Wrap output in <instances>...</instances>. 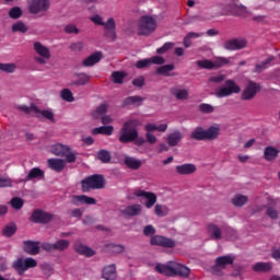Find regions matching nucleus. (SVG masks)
Returning a JSON list of instances; mask_svg holds the SVG:
<instances>
[{"label":"nucleus","instance_id":"393cba45","mask_svg":"<svg viewBox=\"0 0 280 280\" xmlns=\"http://www.w3.org/2000/svg\"><path fill=\"white\" fill-rule=\"evenodd\" d=\"M176 173L179 175H190V174H195L197 171V167L195 164L192 163H185L182 165H177L175 167Z\"/></svg>","mask_w":280,"mask_h":280},{"label":"nucleus","instance_id":"6e6552de","mask_svg":"<svg viewBox=\"0 0 280 280\" xmlns=\"http://www.w3.org/2000/svg\"><path fill=\"white\" fill-rule=\"evenodd\" d=\"M219 9L221 10L220 15H234V16H243L244 14L248 13V10L244 4H220Z\"/></svg>","mask_w":280,"mask_h":280},{"label":"nucleus","instance_id":"8fccbe9b","mask_svg":"<svg viewBox=\"0 0 280 280\" xmlns=\"http://www.w3.org/2000/svg\"><path fill=\"white\" fill-rule=\"evenodd\" d=\"M60 97H61V100H63L68 103L74 102L73 93L69 89H65L63 91H61Z\"/></svg>","mask_w":280,"mask_h":280},{"label":"nucleus","instance_id":"69168bd1","mask_svg":"<svg viewBox=\"0 0 280 280\" xmlns=\"http://www.w3.org/2000/svg\"><path fill=\"white\" fill-rule=\"evenodd\" d=\"M12 187V180L8 177H0V188Z\"/></svg>","mask_w":280,"mask_h":280},{"label":"nucleus","instance_id":"20e7f679","mask_svg":"<svg viewBox=\"0 0 280 280\" xmlns=\"http://www.w3.org/2000/svg\"><path fill=\"white\" fill-rule=\"evenodd\" d=\"M91 21L95 25H102L104 26V37L106 39H109L112 42L116 40L117 34H116V21L113 18H109L106 20V22L103 21L100 14H95L91 18Z\"/></svg>","mask_w":280,"mask_h":280},{"label":"nucleus","instance_id":"f704fd0d","mask_svg":"<svg viewBox=\"0 0 280 280\" xmlns=\"http://www.w3.org/2000/svg\"><path fill=\"white\" fill-rule=\"evenodd\" d=\"M144 97H141V96H129L127 98H124L122 101V105L124 106H128V105H137V106H140L142 105V103L144 102Z\"/></svg>","mask_w":280,"mask_h":280},{"label":"nucleus","instance_id":"58836bf2","mask_svg":"<svg viewBox=\"0 0 280 280\" xmlns=\"http://www.w3.org/2000/svg\"><path fill=\"white\" fill-rule=\"evenodd\" d=\"M174 69H176V67L173 63L164 65L162 67L156 68V73L160 75L170 77V73L174 71Z\"/></svg>","mask_w":280,"mask_h":280},{"label":"nucleus","instance_id":"c9c22d12","mask_svg":"<svg viewBox=\"0 0 280 280\" xmlns=\"http://www.w3.org/2000/svg\"><path fill=\"white\" fill-rule=\"evenodd\" d=\"M232 206L243 207L248 203V197L242 194H236L234 198L231 200Z\"/></svg>","mask_w":280,"mask_h":280},{"label":"nucleus","instance_id":"7ed1b4c3","mask_svg":"<svg viewBox=\"0 0 280 280\" xmlns=\"http://www.w3.org/2000/svg\"><path fill=\"white\" fill-rule=\"evenodd\" d=\"M220 136V127L219 125L210 126L207 130L203 127L195 128L190 138L195 141H215Z\"/></svg>","mask_w":280,"mask_h":280},{"label":"nucleus","instance_id":"bf43d9fd","mask_svg":"<svg viewBox=\"0 0 280 280\" xmlns=\"http://www.w3.org/2000/svg\"><path fill=\"white\" fill-rule=\"evenodd\" d=\"M150 65L162 66L165 63V59L162 56H153L149 58Z\"/></svg>","mask_w":280,"mask_h":280},{"label":"nucleus","instance_id":"2f4dec72","mask_svg":"<svg viewBox=\"0 0 280 280\" xmlns=\"http://www.w3.org/2000/svg\"><path fill=\"white\" fill-rule=\"evenodd\" d=\"M74 77L77 78L73 82V85L75 86H85L91 80V77L86 73H75Z\"/></svg>","mask_w":280,"mask_h":280},{"label":"nucleus","instance_id":"680f3d73","mask_svg":"<svg viewBox=\"0 0 280 280\" xmlns=\"http://www.w3.org/2000/svg\"><path fill=\"white\" fill-rule=\"evenodd\" d=\"M151 66L150 59H140L136 62V68L141 70Z\"/></svg>","mask_w":280,"mask_h":280},{"label":"nucleus","instance_id":"a19ab883","mask_svg":"<svg viewBox=\"0 0 280 280\" xmlns=\"http://www.w3.org/2000/svg\"><path fill=\"white\" fill-rule=\"evenodd\" d=\"M16 110H20L21 113H25L26 115L31 113H39V108L35 104H31V106L26 105H19L16 106Z\"/></svg>","mask_w":280,"mask_h":280},{"label":"nucleus","instance_id":"052dcab7","mask_svg":"<svg viewBox=\"0 0 280 280\" xmlns=\"http://www.w3.org/2000/svg\"><path fill=\"white\" fill-rule=\"evenodd\" d=\"M69 49L74 52H80L84 49V44L82 42L70 44Z\"/></svg>","mask_w":280,"mask_h":280},{"label":"nucleus","instance_id":"9d476101","mask_svg":"<svg viewBox=\"0 0 280 280\" xmlns=\"http://www.w3.org/2000/svg\"><path fill=\"white\" fill-rule=\"evenodd\" d=\"M33 49L35 54L39 56V57H34V61L37 62L38 65H46L47 60L51 59V51L44 44H40L39 42H35L33 44Z\"/></svg>","mask_w":280,"mask_h":280},{"label":"nucleus","instance_id":"6e6d98bb","mask_svg":"<svg viewBox=\"0 0 280 280\" xmlns=\"http://www.w3.org/2000/svg\"><path fill=\"white\" fill-rule=\"evenodd\" d=\"M199 112L202 114H212L214 113V107L210 104L202 103L199 105Z\"/></svg>","mask_w":280,"mask_h":280},{"label":"nucleus","instance_id":"4c0bfd02","mask_svg":"<svg viewBox=\"0 0 280 280\" xmlns=\"http://www.w3.org/2000/svg\"><path fill=\"white\" fill-rule=\"evenodd\" d=\"M114 130H115V128H113V126H102V127H97V128L93 129L92 135L110 136V135H113Z\"/></svg>","mask_w":280,"mask_h":280},{"label":"nucleus","instance_id":"13d9d810","mask_svg":"<svg viewBox=\"0 0 280 280\" xmlns=\"http://www.w3.org/2000/svg\"><path fill=\"white\" fill-rule=\"evenodd\" d=\"M24 205V201L20 197H14L11 200V206L15 210H21Z\"/></svg>","mask_w":280,"mask_h":280},{"label":"nucleus","instance_id":"c756f323","mask_svg":"<svg viewBox=\"0 0 280 280\" xmlns=\"http://www.w3.org/2000/svg\"><path fill=\"white\" fill-rule=\"evenodd\" d=\"M208 233L211 240L218 241L222 238V230L217 224H208Z\"/></svg>","mask_w":280,"mask_h":280},{"label":"nucleus","instance_id":"4be33fe9","mask_svg":"<svg viewBox=\"0 0 280 280\" xmlns=\"http://www.w3.org/2000/svg\"><path fill=\"white\" fill-rule=\"evenodd\" d=\"M104 280H117V269L115 264L107 265L102 270Z\"/></svg>","mask_w":280,"mask_h":280},{"label":"nucleus","instance_id":"f03ea898","mask_svg":"<svg viewBox=\"0 0 280 280\" xmlns=\"http://www.w3.org/2000/svg\"><path fill=\"white\" fill-rule=\"evenodd\" d=\"M141 126V122L138 119H131L122 124L121 129L119 130V142L132 143L138 138V130L137 128Z\"/></svg>","mask_w":280,"mask_h":280},{"label":"nucleus","instance_id":"423d86ee","mask_svg":"<svg viewBox=\"0 0 280 280\" xmlns=\"http://www.w3.org/2000/svg\"><path fill=\"white\" fill-rule=\"evenodd\" d=\"M50 153L58 158H65L66 162L72 164L78 159L77 153L72 152L69 145L57 143L50 147Z\"/></svg>","mask_w":280,"mask_h":280},{"label":"nucleus","instance_id":"09e8293b","mask_svg":"<svg viewBox=\"0 0 280 280\" xmlns=\"http://www.w3.org/2000/svg\"><path fill=\"white\" fill-rule=\"evenodd\" d=\"M16 65L15 63H1L0 62V71L4 73H14L16 71Z\"/></svg>","mask_w":280,"mask_h":280},{"label":"nucleus","instance_id":"dca6fc26","mask_svg":"<svg viewBox=\"0 0 280 280\" xmlns=\"http://www.w3.org/2000/svg\"><path fill=\"white\" fill-rule=\"evenodd\" d=\"M248 45V42H246L245 38H231L223 43V49L225 50H240L244 49Z\"/></svg>","mask_w":280,"mask_h":280},{"label":"nucleus","instance_id":"39448f33","mask_svg":"<svg viewBox=\"0 0 280 280\" xmlns=\"http://www.w3.org/2000/svg\"><path fill=\"white\" fill-rule=\"evenodd\" d=\"M81 185L83 192H90L91 189H104L106 182L103 175L94 174L90 177H85L81 182Z\"/></svg>","mask_w":280,"mask_h":280},{"label":"nucleus","instance_id":"0e129e2a","mask_svg":"<svg viewBox=\"0 0 280 280\" xmlns=\"http://www.w3.org/2000/svg\"><path fill=\"white\" fill-rule=\"evenodd\" d=\"M37 114H42V116H43L44 118L50 120L52 124L56 122V120H55V115H54V113L50 112V110H39V113H37Z\"/></svg>","mask_w":280,"mask_h":280},{"label":"nucleus","instance_id":"2eb2a0df","mask_svg":"<svg viewBox=\"0 0 280 280\" xmlns=\"http://www.w3.org/2000/svg\"><path fill=\"white\" fill-rule=\"evenodd\" d=\"M31 221L34 223L47 224L52 221V214L40 209H35L32 213Z\"/></svg>","mask_w":280,"mask_h":280},{"label":"nucleus","instance_id":"49530a36","mask_svg":"<svg viewBox=\"0 0 280 280\" xmlns=\"http://www.w3.org/2000/svg\"><path fill=\"white\" fill-rule=\"evenodd\" d=\"M107 252L113 253V254H120L125 253V246L119 245V244H108L106 245Z\"/></svg>","mask_w":280,"mask_h":280},{"label":"nucleus","instance_id":"b1692460","mask_svg":"<svg viewBox=\"0 0 280 280\" xmlns=\"http://www.w3.org/2000/svg\"><path fill=\"white\" fill-rule=\"evenodd\" d=\"M66 162L62 159H49L47 161L48 167L56 173H61L66 167Z\"/></svg>","mask_w":280,"mask_h":280},{"label":"nucleus","instance_id":"79ce46f5","mask_svg":"<svg viewBox=\"0 0 280 280\" xmlns=\"http://www.w3.org/2000/svg\"><path fill=\"white\" fill-rule=\"evenodd\" d=\"M27 31H28L27 26L22 21H18L12 25V33L26 34Z\"/></svg>","mask_w":280,"mask_h":280},{"label":"nucleus","instance_id":"0eeeda50","mask_svg":"<svg viewBox=\"0 0 280 280\" xmlns=\"http://www.w3.org/2000/svg\"><path fill=\"white\" fill-rule=\"evenodd\" d=\"M156 21L151 15H143L138 21V35L150 36L155 32Z\"/></svg>","mask_w":280,"mask_h":280},{"label":"nucleus","instance_id":"f8f14e48","mask_svg":"<svg viewBox=\"0 0 280 280\" xmlns=\"http://www.w3.org/2000/svg\"><path fill=\"white\" fill-rule=\"evenodd\" d=\"M235 258L233 256H219L215 259V265L212 266L211 270L213 275L220 276L222 270L229 265L234 264Z\"/></svg>","mask_w":280,"mask_h":280},{"label":"nucleus","instance_id":"bb28decb","mask_svg":"<svg viewBox=\"0 0 280 280\" xmlns=\"http://www.w3.org/2000/svg\"><path fill=\"white\" fill-rule=\"evenodd\" d=\"M183 139V135L179 130H175L172 133H168L167 138H166V142L168 144V147H177L178 143L182 141Z\"/></svg>","mask_w":280,"mask_h":280},{"label":"nucleus","instance_id":"a878e982","mask_svg":"<svg viewBox=\"0 0 280 280\" xmlns=\"http://www.w3.org/2000/svg\"><path fill=\"white\" fill-rule=\"evenodd\" d=\"M121 213L127 217H137L142 213V206L138 203L128 206L121 210Z\"/></svg>","mask_w":280,"mask_h":280},{"label":"nucleus","instance_id":"4468645a","mask_svg":"<svg viewBox=\"0 0 280 280\" xmlns=\"http://www.w3.org/2000/svg\"><path fill=\"white\" fill-rule=\"evenodd\" d=\"M259 92H260V84L249 81L245 86L244 92L241 93V100L252 101L255 97V95H257Z\"/></svg>","mask_w":280,"mask_h":280},{"label":"nucleus","instance_id":"e433bc0d","mask_svg":"<svg viewBox=\"0 0 280 280\" xmlns=\"http://www.w3.org/2000/svg\"><path fill=\"white\" fill-rule=\"evenodd\" d=\"M171 93L176 97L177 101H185L189 96V92L187 90H179L176 88H173Z\"/></svg>","mask_w":280,"mask_h":280},{"label":"nucleus","instance_id":"412c9836","mask_svg":"<svg viewBox=\"0 0 280 280\" xmlns=\"http://www.w3.org/2000/svg\"><path fill=\"white\" fill-rule=\"evenodd\" d=\"M45 172L39 167H33L30 170L28 175L22 180V183L33 182L34 179H44Z\"/></svg>","mask_w":280,"mask_h":280},{"label":"nucleus","instance_id":"3c124183","mask_svg":"<svg viewBox=\"0 0 280 280\" xmlns=\"http://www.w3.org/2000/svg\"><path fill=\"white\" fill-rule=\"evenodd\" d=\"M124 80H125V73L119 71H115L112 73V81L114 82V84H121L124 83Z\"/></svg>","mask_w":280,"mask_h":280},{"label":"nucleus","instance_id":"ddd939ff","mask_svg":"<svg viewBox=\"0 0 280 280\" xmlns=\"http://www.w3.org/2000/svg\"><path fill=\"white\" fill-rule=\"evenodd\" d=\"M50 5L49 0H31L28 11L31 14H40L47 12Z\"/></svg>","mask_w":280,"mask_h":280},{"label":"nucleus","instance_id":"7c9ffc66","mask_svg":"<svg viewBox=\"0 0 280 280\" xmlns=\"http://www.w3.org/2000/svg\"><path fill=\"white\" fill-rule=\"evenodd\" d=\"M102 54L101 52H94L90 57L83 60L84 67H93L94 65H97L101 61Z\"/></svg>","mask_w":280,"mask_h":280},{"label":"nucleus","instance_id":"c03bdc74","mask_svg":"<svg viewBox=\"0 0 280 280\" xmlns=\"http://www.w3.org/2000/svg\"><path fill=\"white\" fill-rule=\"evenodd\" d=\"M197 66L200 69H205V70H213L214 69V63L211 59L197 60Z\"/></svg>","mask_w":280,"mask_h":280},{"label":"nucleus","instance_id":"a18cd8bd","mask_svg":"<svg viewBox=\"0 0 280 280\" xmlns=\"http://www.w3.org/2000/svg\"><path fill=\"white\" fill-rule=\"evenodd\" d=\"M16 231H18L16 224H9L4 226L2 231V235L4 237H12L14 234H16Z\"/></svg>","mask_w":280,"mask_h":280},{"label":"nucleus","instance_id":"c85d7f7f","mask_svg":"<svg viewBox=\"0 0 280 280\" xmlns=\"http://www.w3.org/2000/svg\"><path fill=\"white\" fill-rule=\"evenodd\" d=\"M124 163L125 165H127V167L133 171H137L142 166L141 160H137L136 158L132 156H125Z\"/></svg>","mask_w":280,"mask_h":280},{"label":"nucleus","instance_id":"5fc2aeb1","mask_svg":"<svg viewBox=\"0 0 280 280\" xmlns=\"http://www.w3.org/2000/svg\"><path fill=\"white\" fill-rule=\"evenodd\" d=\"M273 60V58H268L264 60L261 63H258L255 66V72L260 73L262 70L267 69V66L270 65V62Z\"/></svg>","mask_w":280,"mask_h":280},{"label":"nucleus","instance_id":"864d4df0","mask_svg":"<svg viewBox=\"0 0 280 280\" xmlns=\"http://www.w3.org/2000/svg\"><path fill=\"white\" fill-rule=\"evenodd\" d=\"M154 212L158 217H166L168 214V208L163 207L162 205H156L154 208Z\"/></svg>","mask_w":280,"mask_h":280},{"label":"nucleus","instance_id":"a211bd4d","mask_svg":"<svg viewBox=\"0 0 280 280\" xmlns=\"http://www.w3.org/2000/svg\"><path fill=\"white\" fill-rule=\"evenodd\" d=\"M150 244L162 246V247H165V248H173L174 246H176V243L173 240L164 237L162 235L151 236Z\"/></svg>","mask_w":280,"mask_h":280},{"label":"nucleus","instance_id":"473e14b6","mask_svg":"<svg viewBox=\"0 0 280 280\" xmlns=\"http://www.w3.org/2000/svg\"><path fill=\"white\" fill-rule=\"evenodd\" d=\"M272 269V262H256L253 266L254 272H269Z\"/></svg>","mask_w":280,"mask_h":280},{"label":"nucleus","instance_id":"72a5a7b5","mask_svg":"<svg viewBox=\"0 0 280 280\" xmlns=\"http://www.w3.org/2000/svg\"><path fill=\"white\" fill-rule=\"evenodd\" d=\"M96 159L100 160L103 164H109L112 160V153L108 150L102 149L97 151Z\"/></svg>","mask_w":280,"mask_h":280},{"label":"nucleus","instance_id":"5701e85b","mask_svg":"<svg viewBox=\"0 0 280 280\" xmlns=\"http://www.w3.org/2000/svg\"><path fill=\"white\" fill-rule=\"evenodd\" d=\"M23 250H24V253L32 255V256L39 254V242L24 241L23 242Z\"/></svg>","mask_w":280,"mask_h":280},{"label":"nucleus","instance_id":"603ef678","mask_svg":"<svg viewBox=\"0 0 280 280\" xmlns=\"http://www.w3.org/2000/svg\"><path fill=\"white\" fill-rule=\"evenodd\" d=\"M8 15H9V18H11L13 20L21 19L22 10L20 7H13L11 10H9Z\"/></svg>","mask_w":280,"mask_h":280},{"label":"nucleus","instance_id":"4d7b16f0","mask_svg":"<svg viewBox=\"0 0 280 280\" xmlns=\"http://www.w3.org/2000/svg\"><path fill=\"white\" fill-rule=\"evenodd\" d=\"M156 230L152 224H148L144 226V230H142V234H144L145 237H150L155 235Z\"/></svg>","mask_w":280,"mask_h":280},{"label":"nucleus","instance_id":"f257e3e1","mask_svg":"<svg viewBox=\"0 0 280 280\" xmlns=\"http://www.w3.org/2000/svg\"><path fill=\"white\" fill-rule=\"evenodd\" d=\"M155 271L165 277L188 278L190 275V269L187 266L174 261L167 262V265L158 264Z\"/></svg>","mask_w":280,"mask_h":280},{"label":"nucleus","instance_id":"1a4fd4ad","mask_svg":"<svg viewBox=\"0 0 280 280\" xmlns=\"http://www.w3.org/2000/svg\"><path fill=\"white\" fill-rule=\"evenodd\" d=\"M12 267L16 270L18 275L22 276L31 268L37 267V260L33 257L18 258Z\"/></svg>","mask_w":280,"mask_h":280},{"label":"nucleus","instance_id":"9b49d317","mask_svg":"<svg viewBox=\"0 0 280 280\" xmlns=\"http://www.w3.org/2000/svg\"><path fill=\"white\" fill-rule=\"evenodd\" d=\"M241 91V86L236 84L233 80L229 79L225 81V85L218 90L217 96L219 98L228 97L233 94H240Z\"/></svg>","mask_w":280,"mask_h":280},{"label":"nucleus","instance_id":"6ab92c4d","mask_svg":"<svg viewBox=\"0 0 280 280\" xmlns=\"http://www.w3.org/2000/svg\"><path fill=\"white\" fill-rule=\"evenodd\" d=\"M72 203L74 206H80V203L88 205V206H96L97 200L92 197H89L88 195H73Z\"/></svg>","mask_w":280,"mask_h":280},{"label":"nucleus","instance_id":"de8ad7c7","mask_svg":"<svg viewBox=\"0 0 280 280\" xmlns=\"http://www.w3.org/2000/svg\"><path fill=\"white\" fill-rule=\"evenodd\" d=\"M176 46V44L172 43V42H167L165 44H163L162 47L156 49V54L158 55H165L167 54L170 50H172L174 47Z\"/></svg>","mask_w":280,"mask_h":280},{"label":"nucleus","instance_id":"ea45409f","mask_svg":"<svg viewBox=\"0 0 280 280\" xmlns=\"http://www.w3.org/2000/svg\"><path fill=\"white\" fill-rule=\"evenodd\" d=\"M54 244H55L56 252L63 253L70 247L71 242L66 240H59Z\"/></svg>","mask_w":280,"mask_h":280},{"label":"nucleus","instance_id":"f3484780","mask_svg":"<svg viewBox=\"0 0 280 280\" xmlns=\"http://www.w3.org/2000/svg\"><path fill=\"white\" fill-rule=\"evenodd\" d=\"M133 196H136L137 198H145L147 209H151L153 206H155L156 195L154 192H148L142 189H137L136 191H133Z\"/></svg>","mask_w":280,"mask_h":280},{"label":"nucleus","instance_id":"774afa93","mask_svg":"<svg viewBox=\"0 0 280 280\" xmlns=\"http://www.w3.org/2000/svg\"><path fill=\"white\" fill-rule=\"evenodd\" d=\"M107 110H108V105L107 104H102V105L96 107V114L101 115V116L105 115L107 113Z\"/></svg>","mask_w":280,"mask_h":280},{"label":"nucleus","instance_id":"cd10ccee","mask_svg":"<svg viewBox=\"0 0 280 280\" xmlns=\"http://www.w3.org/2000/svg\"><path fill=\"white\" fill-rule=\"evenodd\" d=\"M279 156V150L275 147H266L264 150V159L267 162H272Z\"/></svg>","mask_w":280,"mask_h":280},{"label":"nucleus","instance_id":"e2e57ef3","mask_svg":"<svg viewBox=\"0 0 280 280\" xmlns=\"http://www.w3.org/2000/svg\"><path fill=\"white\" fill-rule=\"evenodd\" d=\"M266 214L271 220H277L279 218L278 210L276 208L269 207L266 209Z\"/></svg>","mask_w":280,"mask_h":280},{"label":"nucleus","instance_id":"37998d69","mask_svg":"<svg viewBox=\"0 0 280 280\" xmlns=\"http://www.w3.org/2000/svg\"><path fill=\"white\" fill-rule=\"evenodd\" d=\"M231 59H232V57H230V58L218 57L215 60H213V68L220 69L226 65H231Z\"/></svg>","mask_w":280,"mask_h":280},{"label":"nucleus","instance_id":"aec40b11","mask_svg":"<svg viewBox=\"0 0 280 280\" xmlns=\"http://www.w3.org/2000/svg\"><path fill=\"white\" fill-rule=\"evenodd\" d=\"M74 252L79 255H83L88 258H91L96 255V252H94L91 247L84 246L81 241H75L74 243Z\"/></svg>","mask_w":280,"mask_h":280},{"label":"nucleus","instance_id":"338daca9","mask_svg":"<svg viewBox=\"0 0 280 280\" xmlns=\"http://www.w3.org/2000/svg\"><path fill=\"white\" fill-rule=\"evenodd\" d=\"M66 34H79L80 30L75 27L73 24H69L65 27Z\"/></svg>","mask_w":280,"mask_h":280}]
</instances>
